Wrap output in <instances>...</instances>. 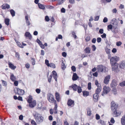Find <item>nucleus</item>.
I'll list each match as a JSON object with an SVG mask.
<instances>
[{"mask_svg":"<svg viewBox=\"0 0 125 125\" xmlns=\"http://www.w3.org/2000/svg\"><path fill=\"white\" fill-rule=\"evenodd\" d=\"M107 21L108 19L106 17H104L103 20V22L104 23H105L107 22Z\"/></svg>","mask_w":125,"mask_h":125,"instance_id":"nucleus-60","label":"nucleus"},{"mask_svg":"<svg viewBox=\"0 0 125 125\" xmlns=\"http://www.w3.org/2000/svg\"><path fill=\"white\" fill-rule=\"evenodd\" d=\"M31 61L32 62V65H34L35 64V60L34 58H32L31 59Z\"/></svg>","mask_w":125,"mask_h":125,"instance_id":"nucleus-50","label":"nucleus"},{"mask_svg":"<svg viewBox=\"0 0 125 125\" xmlns=\"http://www.w3.org/2000/svg\"><path fill=\"white\" fill-rule=\"evenodd\" d=\"M10 78L11 80L13 82L15 81L16 80L15 77L14 76V75L13 74L11 75Z\"/></svg>","mask_w":125,"mask_h":125,"instance_id":"nucleus-29","label":"nucleus"},{"mask_svg":"<svg viewBox=\"0 0 125 125\" xmlns=\"http://www.w3.org/2000/svg\"><path fill=\"white\" fill-rule=\"evenodd\" d=\"M99 95L97 94H95L93 95V100L94 102H97L98 100Z\"/></svg>","mask_w":125,"mask_h":125,"instance_id":"nucleus-13","label":"nucleus"},{"mask_svg":"<svg viewBox=\"0 0 125 125\" xmlns=\"http://www.w3.org/2000/svg\"><path fill=\"white\" fill-rule=\"evenodd\" d=\"M1 8L2 9H9L10 8V6L9 5L5 3L2 5L1 6Z\"/></svg>","mask_w":125,"mask_h":125,"instance_id":"nucleus-14","label":"nucleus"},{"mask_svg":"<svg viewBox=\"0 0 125 125\" xmlns=\"http://www.w3.org/2000/svg\"><path fill=\"white\" fill-rule=\"evenodd\" d=\"M88 88L89 90H90L91 88V83H89L88 84Z\"/></svg>","mask_w":125,"mask_h":125,"instance_id":"nucleus-47","label":"nucleus"},{"mask_svg":"<svg viewBox=\"0 0 125 125\" xmlns=\"http://www.w3.org/2000/svg\"><path fill=\"white\" fill-rule=\"evenodd\" d=\"M78 78V76L77 75L76 73H73L72 77V80L73 81L76 80Z\"/></svg>","mask_w":125,"mask_h":125,"instance_id":"nucleus-18","label":"nucleus"},{"mask_svg":"<svg viewBox=\"0 0 125 125\" xmlns=\"http://www.w3.org/2000/svg\"><path fill=\"white\" fill-rule=\"evenodd\" d=\"M93 75L94 76L97 77L98 76V73L97 72H96L94 73H93Z\"/></svg>","mask_w":125,"mask_h":125,"instance_id":"nucleus-61","label":"nucleus"},{"mask_svg":"<svg viewBox=\"0 0 125 125\" xmlns=\"http://www.w3.org/2000/svg\"><path fill=\"white\" fill-rule=\"evenodd\" d=\"M99 122L102 125H106L105 122L103 121L100 120H99Z\"/></svg>","mask_w":125,"mask_h":125,"instance_id":"nucleus-43","label":"nucleus"},{"mask_svg":"<svg viewBox=\"0 0 125 125\" xmlns=\"http://www.w3.org/2000/svg\"><path fill=\"white\" fill-rule=\"evenodd\" d=\"M9 66L12 69H14L16 68V66H14L13 64L10 63H9Z\"/></svg>","mask_w":125,"mask_h":125,"instance_id":"nucleus-23","label":"nucleus"},{"mask_svg":"<svg viewBox=\"0 0 125 125\" xmlns=\"http://www.w3.org/2000/svg\"><path fill=\"white\" fill-rule=\"evenodd\" d=\"M45 63L48 66H49L50 64L49 63L48 60H45Z\"/></svg>","mask_w":125,"mask_h":125,"instance_id":"nucleus-56","label":"nucleus"},{"mask_svg":"<svg viewBox=\"0 0 125 125\" xmlns=\"http://www.w3.org/2000/svg\"><path fill=\"white\" fill-rule=\"evenodd\" d=\"M52 78V74L50 75L48 78V80L49 83H50L51 81V79Z\"/></svg>","mask_w":125,"mask_h":125,"instance_id":"nucleus-48","label":"nucleus"},{"mask_svg":"<svg viewBox=\"0 0 125 125\" xmlns=\"http://www.w3.org/2000/svg\"><path fill=\"white\" fill-rule=\"evenodd\" d=\"M111 31L114 34H116L118 32V30L117 26H116L115 27L113 26V28Z\"/></svg>","mask_w":125,"mask_h":125,"instance_id":"nucleus-16","label":"nucleus"},{"mask_svg":"<svg viewBox=\"0 0 125 125\" xmlns=\"http://www.w3.org/2000/svg\"><path fill=\"white\" fill-rule=\"evenodd\" d=\"M46 8L48 9H53L54 8V7L51 5H48L46 6Z\"/></svg>","mask_w":125,"mask_h":125,"instance_id":"nucleus-45","label":"nucleus"},{"mask_svg":"<svg viewBox=\"0 0 125 125\" xmlns=\"http://www.w3.org/2000/svg\"><path fill=\"white\" fill-rule=\"evenodd\" d=\"M111 108L113 112L116 111L117 108V105L114 102L112 101L111 103Z\"/></svg>","mask_w":125,"mask_h":125,"instance_id":"nucleus-6","label":"nucleus"},{"mask_svg":"<svg viewBox=\"0 0 125 125\" xmlns=\"http://www.w3.org/2000/svg\"><path fill=\"white\" fill-rule=\"evenodd\" d=\"M86 53H90V49L89 47H86L84 50Z\"/></svg>","mask_w":125,"mask_h":125,"instance_id":"nucleus-25","label":"nucleus"},{"mask_svg":"<svg viewBox=\"0 0 125 125\" xmlns=\"http://www.w3.org/2000/svg\"><path fill=\"white\" fill-rule=\"evenodd\" d=\"M77 92L79 93H81L82 91V90L81 87L78 86L77 89Z\"/></svg>","mask_w":125,"mask_h":125,"instance_id":"nucleus-37","label":"nucleus"},{"mask_svg":"<svg viewBox=\"0 0 125 125\" xmlns=\"http://www.w3.org/2000/svg\"><path fill=\"white\" fill-rule=\"evenodd\" d=\"M117 85V82L115 79L113 80L110 84L111 88H115Z\"/></svg>","mask_w":125,"mask_h":125,"instance_id":"nucleus-8","label":"nucleus"},{"mask_svg":"<svg viewBox=\"0 0 125 125\" xmlns=\"http://www.w3.org/2000/svg\"><path fill=\"white\" fill-rule=\"evenodd\" d=\"M121 122L122 125H125V116H122L121 119Z\"/></svg>","mask_w":125,"mask_h":125,"instance_id":"nucleus-22","label":"nucleus"},{"mask_svg":"<svg viewBox=\"0 0 125 125\" xmlns=\"http://www.w3.org/2000/svg\"><path fill=\"white\" fill-rule=\"evenodd\" d=\"M108 30V31H109V29L112 30L113 28V27L111 24H109L107 26Z\"/></svg>","mask_w":125,"mask_h":125,"instance_id":"nucleus-42","label":"nucleus"},{"mask_svg":"<svg viewBox=\"0 0 125 125\" xmlns=\"http://www.w3.org/2000/svg\"><path fill=\"white\" fill-rule=\"evenodd\" d=\"M32 97L30 95L29 96V98L27 100V102L29 103L31 102H32Z\"/></svg>","mask_w":125,"mask_h":125,"instance_id":"nucleus-36","label":"nucleus"},{"mask_svg":"<svg viewBox=\"0 0 125 125\" xmlns=\"http://www.w3.org/2000/svg\"><path fill=\"white\" fill-rule=\"evenodd\" d=\"M38 5L39 8L42 9H44L45 8L44 6L42 4H40V3H39Z\"/></svg>","mask_w":125,"mask_h":125,"instance_id":"nucleus-30","label":"nucleus"},{"mask_svg":"<svg viewBox=\"0 0 125 125\" xmlns=\"http://www.w3.org/2000/svg\"><path fill=\"white\" fill-rule=\"evenodd\" d=\"M90 37L89 36H87L85 38V40L87 42H88L90 41Z\"/></svg>","mask_w":125,"mask_h":125,"instance_id":"nucleus-58","label":"nucleus"},{"mask_svg":"<svg viewBox=\"0 0 125 125\" xmlns=\"http://www.w3.org/2000/svg\"><path fill=\"white\" fill-rule=\"evenodd\" d=\"M25 36L29 37V39L31 40L32 38V36L30 33L28 32H26L25 34Z\"/></svg>","mask_w":125,"mask_h":125,"instance_id":"nucleus-20","label":"nucleus"},{"mask_svg":"<svg viewBox=\"0 0 125 125\" xmlns=\"http://www.w3.org/2000/svg\"><path fill=\"white\" fill-rule=\"evenodd\" d=\"M62 68L63 70H64L66 68V66L65 65L64 63L63 62V61H62Z\"/></svg>","mask_w":125,"mask_h":125,"instance_id":"nucleus-41","label":"nucleus"},{"mask_svg":"<svg viewBox=\"0 0 125 125\" xmlns=\"http://www.w3.org/2000/svg\"><path fill=\"white\" fill-rule=\"evenodd\" d=\"M125 62L124 61H122L120 63V67L122 69L124 68L125 66Z\"/></svg>","mask_w":125,"mask_h":125,"instance_id":"nucleus-21","label":"nucleus"},{"mask_svg":"<svg viewBox=\"0 0 125 125\" xmlns=\"http://www.w3.org/2000/svg\"><path fill=\"white\" fill-rule=\"evenodd\" d=\"M29 106L30 107L33 108L34 107L36 104V102L35 100L29 103Z\"/></svg>","mask_w":125,"mask_h":125,"instance_id":"nucleus-12","label":"nucleus"},{"mask_svg":"<svg viewBox=\"0 0 125 125\" xmlns=\"http://www.w3.org/2000/svg\"><path fill=\"white\" fill-rule=\"evenodd\" d=\"M31 123L34 125H36L37 124L36 122L34 120H32L31 121Z\"/></svg>","mask_w":125,"mask_h":125,"instance_id":"nucleus-55","label":"nucleus"},{"mask_svg":"<svg viewBox=\"0 0 125 125\" xmlns=\"http://www.w3.org/2000/svg\"><path fill=\"white\" fill-rule=\"evenodd\" d=\"M47 98L49 102L52 103L56 102L53 95L49 93L47 94Z\"/></svg>","mask_w":125,"mask_h":125,"instance_id":"nucleus-2","label":"nucleus"},{"mask_svg":"<svg viewBox=\"0 0 125 125\" xmlns=\"http://www.w3.org/2000/svg\"><path fill=\"white\" fill-rule=\"evenodd\" d=\"M107 68L105 66L102 65H100L98 66L97 67V70H98V72H103L105 70V72Z\"/></svg>","mask_w":125,"mask_h":125,"instance_id":"nucleus-4","label":"nucleus"},{"mask_svg":"<svg viewBox=\"0 0 125 125\" xmlns=\"http://www.w3.org/2000/svg\"><path fill=\"white\" fill-rule=\"evenodd\" d=\"M1 81L2 82L3 85L4 86H6L7 85V83L6 82L3 80H1Z\"/></svg>","mask_w":125,"mask_h":125,"instance_id":"nucleus-44","label":"nucleus"},{"mask_svg":"<svg viewBox=\"0 0 125 125\" xmlns=\"http://www.w3.org/2000/svg\"><path fill=\"white\" fill-rule=\"evenodd\" d=\"M65 1V0H59V2H58L59 4V5L61 4Z\"/></svg>","mask_w":125,"mask_h":125,"instance_id":"nucleus-51","label":"nucleus"},{"mask_svg":"<svg viewBox=\"0 0 125 125\" xmlns=\"http://www.w3.org/2000/svg\"><path fill=\"white\" fill-rule=\"evenodd\" d=\"M15 56L18 59V60L20 58V55L18 52H16Z\"/></svg>","mask_w":125,"mask_h":125,"instance_id":"nucleus-40","label":"nucleus"},{"mask_svg":"<svg viewBox=\"0 0 125 125\" xmlns=\"http://www.w3.org/2000/svg\"><path fill=\"white\" fill-rule=\"evenodd\" d=\"M69 0V2L71 4H73L75 3V0Z\"/></svg>","mask_w":125,"mask_h":125,"instance_id":"nucleus-57","label":"nucleus"},{"mask_svg":"<svg viewBox=\"0 0 125 125\" xmlns=\"http://www.w3.org/2000/svg\"><path fill=\"white\" fill-rule=\"evenodd\" d=\"M71 69L72 71L73 72H75L76 71V68L74 66H72Z\"/></svg>","mask_w":125,"mask_h":125,"instance_id":"nucleus-46","label":"nucleus"},{"mask_svg":"<svg viewBox=\"0 0 125 125\" xmlns=\"http://www.w3.org/2000/svg\"><path fill=\"white\" fill-rule=\"evenodd\" d=\"M96 119V120H98L100 118V116L97 114L96 115H95Z\"/></svg>","mask_w":125,"mask_h":125,"instance_id":"nucleus-59","label":"nucleus"},{"mask_svg":"<svg viewBox=\"0 0 125 125\" xmlns=\"http://www.w3.org/2000/svg\"><path fill=\"white\" fill-rule=\"evenodd\" d=\"M87 115L89 116H90L91 115V111L90 108L87 109Z\"/></svg>","mask_w":125,"mask_h":125,"instance_id":"nucleus-35","label":"nucleus"},{"mask_svg":"<svg viewBox=\"0 0 125 125\" xmlns=\"http://www.w3.org/2000/svg\"><path fill=\"white\" fill-rule=\"evenodd\" d=\"M53 74V77L56 81H57V75L56 72L54 71L52 72Z\"/></svg>","mask_w":125,"mask_h":125,"instance_id":"nucleus-17","label":"nucleus"},{"mask_svg":"<svg viewBox=\"0 0 125 125\" xmlns=\"http://www.w3.org/2000/svg\"><path fill=\"white\" fill-rule=\"evenodd\" d=\"M119 85L121 87H123L125 86V81L120 83H119Z\"/></svg>","mask_w":125,"mask_h":125,"instance_id":"nucleus-38","label":"nucleus"},{"mask_svg":"<svg viewBox=\"0 0 125 125\" xmlns=\"http://www.w3.org/2000/svg\"><path fill=\"white\" fill-rule=\"evenodd\" d=\"M17 92H15L16 94H18L19 95H22L24 94V90L20 89L19 88L16 89Z\"/></svg>","mask_w":125,"mask_h":125,"instance_id":"nucleus-7","label":"nucleus"},{"mask_svg":"<svg viewBox=\"0 0 125 125\" xmlns=\"http://www.w3.org/2000/svg\"><path fill=\"white\" fill-rule=\"evenodd\" d=\"M110 78V76L109 75H108L106 76L104 80V83L106 84H108L109 80Z\"/></svg>","mask_w":125,"mask_h":125,"instance_id":"nucleus-11","label":"nucleus"},{"mask_svg":"<svg viewBox=\"0 0 125 125\" xmlns=\"http://www.w3.org/2000/svg\"><path fill=\"white\" fill-rule=\"evenodd\" d=\"M83 95L84 96H87L89 94L88 92L86 91H83Z\"/></svg>","mask_w":125,"mask_h":125,"instance_id":"nucleus-27","label":"nucleus"},{"mask_svg":"<svg viewBox=\"0 0 125 125\" xmlns=\"http://www.w3.org/2000/svg\"><path fill=\"white\" fill-rule=\"evenodd\" d=\"M10 20L9 19L6 18L5 19V22L6 25L8 26L9 24Z\"/></svg>","mask_w":125,"mask_h":125,"instance_id":"nucleus-31","label":"nucleus"},{"mask_svg":"<svg viewBox=\"0 0 125 125\" xmlns=\"http://www.w3.org/2000/svg\"><path fill=\"white\" fill-rule=\"evenodd\" d=\"M122 44V43L121 42L119 41L116 42V45L117 46H119L121 45Z\"/></svg>","mask_w":125,"mask_h":125,"instance_id":"nucleus-52","label":"nucleus"},{"mask_svg":"<svg viewBox=\"0 0 125 125\" xmlns=\"http://www.w3.org/2000/svg\"><path fill=\"white\" fill-rule=\"evenodd\" d=\"M110 89L109 87L104 86L103 88V92L105 94H106L109 92Z\"/></svg>","mask_w":125,"mask_h":125,"instance_id":"nucleus-9","label":"nucleus"},{"mask_svg":"<svg viewBox=\"0 0 125 125\" xmlns=\"http://www.w3.org/2000/svg\"><path fill=\"white\" fill-rule=\"evenodd\" d=\"M119 58L117 57H113L110 59V63L111 65H113L117 63L116 62L119 60Z\"/></svg>","mask_w":125,"mask_h":125,"instance_id":"nucleus-3","label":"nucleus"},{"mask_svg":"<svg viewBox=\"0 0 125 125\" xmlns=\"http://www.w3.org/2000/svg\"><path fill=\"white\" fill-rule=\"evenodd\" d=\"M101 36L102 38H105L106 36V34L105 33H104L103 34L101 35Z\"/></svg>","mask_w":125,"mask_h":125,"instance_id":"nucleus-64","label":"nucleus"},{"mask_svg":"<svg viewBox=\"0 0 125 125\" xmlns=\"http://www.w3.org/2000/svg\"><path fill=\"white\" fill-rule=\"evenodd\" d=\"M45 21H48L50 20L49 18V17L47 16H46L45 18Z\"/></svg>","mask_w":125,"mask_h":125,"instance_id":"nucleus-63","label":"nucleus"},{"mask_svg":"<svg viewBox=\"0 0 125 125\" xmlns=\"http://www.w3.org/2000/svg\"><path fill=\"white\" fill-rule=\"evenodd\" d=\"M113 112V115L114 116L117 117L120 115L121 114V112L120 111L117 112L116 111H114Z\"/></svg>","mask_w":125,"mask_h":125,"instance_id":"nucleus-15","label":"nucleus"},{"mask_svg":"<svg viewBox=\"0 0 125 125\" xmlns=\"http://www.w3.org/2000/svg\"><path fill=\"white\" fill-rule=\"evenodd\" d=\"M26 23L28 26L29 25L31 24V23L28 20H26Z\"/></svg>","mask_w":125,"mask_h":125,"instance_id":"nucleus-62","label":"nucleus"},{"mask_svg":"<svg viewBox=\"0 0 125 125\" xmlns=\"http://www.w3.org/2000/svg\"><path fill=\"white\" fill-rule=\"evenodd\" d=\"M95 84L97 86V87H100L101 86L100 84L99 83L98 81L97 80H95Z\"/></svg>","mask_w":125,"mask_h":125,"instance_id":"nucleus-34","label":"nucleus"},{"mask_svg":"<svg viewBox=\"0 0 125 125\" xmlns=\"http://www.w3.org/2000/svg\"><path fill=\"white\" fill-rule=\"evenodd\" d=\"M17 43L19 47L21 48H23V46H22L20 42H17Z\"/></svg>","mask_w":125,"mask_h":125,"instance_id":"nucleus-49","label":"nucleus"},{"mask_svg":"<svg viewBox=\"0 0 125 125\" xmlns=\"http://www.w3.org/2000/svg\"><path fill=\"white\" fill-rule=\"evenodd\" d=\"M105 51L107 54L110 53V49H108L107 47L105 48Z\"/></svg>","mask_w":125,"mask_h":125,"instance_id":"nucleus-33","label":"nucleus"},{"mask_svg":"<svg viewBox=\"0 0 125 125\" xmlns=\"http://www.w3.org/2000/svg\"><path fill=\"white\" fill-rule=\"evenodd\" d=\"M49 66L54 68L56 67L55 64L53 63H51L50 64Z\"/></svg>","mask_w":125,"mask_h":125,"instance_id":"nucleus-39","label":"nucleus"},{"mask_svg":"<svg viewBox=\"0 0 125 125\" xmlns=\"http://www.w3.org/2000/svg\"><path fill=\"white\" fill-rule=\"evenodd\" d=\"M56 99L57 101L59 102L60 100V95L59 94L58 92H56L55 93Z\"/></svg>","mask_w":125,"mask_h":125,"instance_id":"nucleus-19","label":"nucleus"},{"mask_svg":"<svg viewBox=\"0 0 125 125\" xmlns=\"http://www.w3.org/2000/svg\"><path fill=\"white\" fill-rule=\"evenodd\" d=\"M71 87L73 89L74 91H76L77 90L78 86L76 84H74L73 85L71 86Z\"/></svg>","mask_w":125,"mask_h":125,"instance_id":"nucleus-24","label":"nucleus"},{"mask_svg":"<svg viewBox=\"0 0 125 125\" xmlns=\"http://www.w3.org/2000/svg\"><path fill=\"white\" fill-rule=\"evenodd\" d=\"M54 103L55 104V107H54V109L55 110H57V105L56 102H55Z\"/></svg>","mask_w":125,"mask_h":125,"instance_id":"nucleus-54","label":"nucleus"},{"mask_svg":"<svg viewBox=\"0 0 125 125\" xmlns=\"http://www.w3.org/2000/svg\"><path fill=\"white\" fill-rule=\"evenodd\" d=\"M101 87H98L95 90L96 94H98L101 92Z\"/></svg>","mask_w":125,"mask_h":125,"instance_id":"nucleus-26","label":"nucleus"},{"mask_svg":"<svg viewBox=\"0 0 125 125\" xmlns=\"http://www.w3.org/2000/svg\"><path fill=\"white\" fill-rule=\"evenodd\" d=\"M34 116L37 124H40L42 123L44 120V118L41 114L37 112H36L34 114Z\"/></svg>","mask_w":125,"mask_h":125,"instance_id":"nucleus-1","label":"nucleus"},{"mask_svg":"<svg viewBox=\"0 0 125 125\" xmlns=\"http://www.w3.org/2000/svg\"><path fill=\"white\" fill-rule=\"evenodd\" d=\"M116 20V19L115 18H114L111 21V23L113 24L117 25V23Z\"/></svg>","mask_w":125,"mask_h":125,"instance_id":"nucleus-28","label":"nucleus"},{"mask_svg":"<svg viewBox=\"0 0 125 125\" xmlns=\"http://www.w3.org/2000/svg\"><path fill=\"white\" fill-rule=\"evenodd\" d=\"M67 104L68 106H73L74 105V101L71 99L68 100Z\"/></svg>","mask_w":125,"mask_h":125,"instance_id":"nucleus-10","label":"nucleus"},{"mask_svg":"<svg viewBox=\"0 0 125 125\" xmlns=\"http://www.w3.org/2000/svg\"><path fill=\"white\" fill-rule=\"evenodd\" d=\"M111 123L112 124H114L115 123V121L114 120V118L112 117L111 118L110 121Z\"/></svg>","mask_w":125,"mask_h":125,"instance_id":"nucleus-53","label":"nucleus"},{"mask_svg":"<svg viewBox=\"0 0 125 125\" xmlns=\"http://www.w3.org/2000/svg\"><path fill=\"white\" fill-rule=\"evenodd\" d=\"M10 12L12 17H14L15 16V12L13 10H10Z\"/></svg>","mask_w":125,"mask_h":125,"instance_id":"nucleus-32","label":"nucleus"},{"mask_svg":"<svg viewBox=\"0 0 125 125\" xmlns=\"http://www.w3.org/2000/svg\"><path fill=\"white\" fill-rule=\"evenodd\" d=\"M111 66L113 71H114L116 73L119 71V70L118 68V64L117 63L113 65H111Z\"/></svg>","mask_w":125,"mask_h":125,"instance_id":"nucleus-5","label":"nucleus"}]
</instances>
